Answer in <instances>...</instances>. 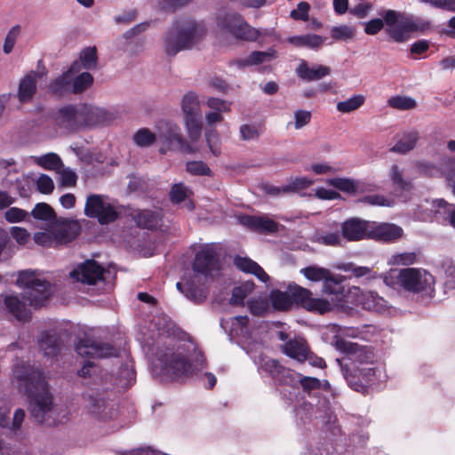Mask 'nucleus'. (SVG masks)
Segmentation results:
<instances>
[{"label":"nucleus","instance_id":"obj_26","mask_svg":"<svg viewBox=\"0 0 455 455\" xmlns=\"http://www.w3.org/2000/svg\"><path fill=\"white\" fill-rule=\"evenodd\" d=\"M331 72V68L323 65H315L310 68L304 60H300L296 68L297 76L302 80L308 82L322 79L323 77L329 76Z\"/></svg>","mask_w":455,"mask_h":455},{"label":"nucleus","instance_id":"obj_56","mask_svg":"<svg viewBox=\"0 0 455 455\" xmlns=\"http://www.w3.org/2000/svg\"><path fill=\"white\" fill-rule=\"evenodd\" d=\"M60 175V183L63 187H74L76 184L77 175L68 167H61L56 172Z\"/></svg>","mask_w":455,"mask_h":455},{"label":"nucleus","instance_id":"obj_9","mask_svg":"<svg viewBox=\"0 0 455 455\" xmlns=\"http://www.w3.org/2000/svg\"><path fill=\"white\" fill-rule=\"evenodd\" d=\"M159 152L166 154L168 150L179 151L184 154L196 153L198 148L188 142L180 132V127L173 124H165L157 132Z\"/></svg>","mask_w":455,"mask_h":455},{"label":"nucleus","instance_id":"obj_17","mask_svg":"<svg viewBox=\"0 0 455 455\" xmlns=\"http://www.w3.org/2000/svg\"><path fill=\"white\" fill-rule=\"evenodd\" d=\"M193 269L204 276H213L219 269L215 251L208 246L199 251L196 255Z\"/></svg>","mask_w":455,"mask_h":455},{"label":"nucleus","instance_id":"obj_43","mask_svg":"<svg viewBox=\"0 0 455 455\" xmlns=\"http://www.w3.org/2000/svg\"><path fill=\"white\" fill-rule=\"evenodd\" d=\"M387 105L397 110L404 111L415 108L417 101L412 97L395 95L388 99Z\"/></svg>","mask_w":455,"mask_h":455},{"label":"nucleus","instance_id":"obj_33","mask_svg":"<svg viewBox=\"0 0 455 455\" xmlns=\"http://www.w3.org/2000/svg\"><path fill=\"white\" fill-rule=\"evenodd\" d=\"M37 73L32 72L26 75L20 82L18 99L20 102L25 103L32 100L36 91Z\"/></svg>","mask_w":455,"mask_h":455},{"label":"nucleus","instance_id":"obj_23","mask_svg":"<svg viewBox=\"0 0 455 455\" xmlns=\"http://www.w3.org/2000/svg\"><path fill=\"white\" fill-rule=\"evenodd\" d=\"M403 229L391 223H371L370 238L382 241H393L402 237Z\"/></svg>","mask_w":455,"mask_h":455},{"label":"nucleus","instance_id":"obj_55","mask_svg":"<svg viewBox=\"0 0 455 455\" xmlns=\"http://www.w3.org/2000/svg\"><path fill=\"white\" fill-rule=\"evenodd\" d=\"M313 184V180L307 177H297L291 179L285 186H283V190L284 192H298L301 189L308 188Z\"/></svg>","mask_w":455,"mask_h":455},{"label":"nucleus","instance_id":"obj_8","mask_svg":"<svg viewBox=\"0 0 455 455\" xmlns=\"http://www.w3.org/2000/svg\"><path fill=\"white\" fill-rule=\"evenodd\" d=\"M181 112L184 125L190 142L199 140L202 135V109L198 95L195 92H188L181 99Z\"/></svg>","mask_w":455,"mask_h":455},{"label":"nucleus","instance_id":"obj_44","mask_svg":"<svg viewBox=\"0 0 455 455\" xmlns=\"http://www.w3.org/2000/svg\"><path fill=\"white\" fill-rule=\"evenodd\" d=\"M31 215L36 220L51 222L52 224L57 220L53 209L45 203L37 204L32 210Z\"/></svg>","mask_w":455,"mask_h":455},{"label":"nucleus","instance_id":"obj_13","mask_svg":"<svg viewBox=\"0 0 455 455\" xmlns=\"http://www.w3.org/2000/svg\"><path fill=\"white\" fill-rule=\"evenodd\" d=\"M76 353L83 357L108 358L118 355L112 345L98 339H82L76 345Z\"/></svg>","mask_w":455,"mask_h":455},{"label":"nucleus","instance_id":"obj_4","mask_svg":"<svg viewBox=\"0 0 455 455\" xmlns=\"http://www.w3.org/2000/svg\"><path fill=\"white\" fill-rule=\"evenodd\" d=\"M379 15L385 20L387 34L397 43L408 40L411 32H425L431 28V23L428 20L419 18L412 19L403 12L391 9L380 12Z\"/></svg>","mask_w":455,"mask_h":455},{"label":"nucleus","instance_id":"obj_40","mask_svg":"<svg viewBox=\"0 0 455 455\" xmlns=\"http://www.w3.org/2000/svg\"><path fill=\"white\" fill-rule=\"evenodd\" d=\"M269 300L275 310L285 311L292 306V299L289 291L274 290L269 294Z\"/></svg>","mask_w":455,"mask_h":455},{"label":"nucleus","instance_id":"obj_35","mask_svg":"<svg viewBox=\"0 0 455 455\" xmlns=\"http://www.w3.org/2000/svg\"><path fill=\"white\" fill-rule=\"evenodd\" d=\"M388 177L395 189L409 191L412 188V180L406 175L404 169L398 164L391 165Z\"/></svg>","mask_w":455,"mask_h":455},{"label":"nucleus","instance_id":"obj_39","mask_svg":"<svg viewBox=\"0 0 455 455\" xmlns=\"http://www.w3.org/2000/svg\"><path fill=\"white\" fill-rule=\"evenodd\" d=\"M376 331V328L371 325H364L362 328L355 327H339L336 335L340 336L341 339L344 337L347 338H359L363 339H368Z\"/></svg>","mask_w":455,"mask_h":455},{"label":"nucleus","instance_id":"obj_63","mask_svg":"<svg viewBox=\"0 0 455 455\" xmlns=\"http://www.w3.org/2000/svg\"><path fill=\"white\" fill-rule=\"evenodd\" d=\"M262 369L270 374L273 379L277 380L283 369V366H282L277 360L267 359L262 364Z\"/></svg>","mask_w":455,"mask_h":455},{"label":"nucleus","instance_id":"obj_19","mask_svg":"<svg viewBox=\"0 0 455 455\" xmlns=\"http://www.w3.org/2000/svg\"><path fill=\"white\" fill-rule=\"evenodd\" d=\"M371 222L358 219H350L342 225L343 236L350 241H356L365 237L370 238Z\"/></svg>","mask_w":455,"mask_h":455},{"label":"nucleus","instance_id":"obj_64","mask_svg":"<svg viewBox=\"0 0 455 455\" xmlns=\"http://www.w3.org/2000/svg\"><path fill=\"white\" fill-rule=\"evenodd\" d=\"M187 171L194 175H210L211 170L202 161H192L187 164Z\"/></svg>","mask_w":455,"mask_h":455},{"label":"nucleus","instance_id":"obj_14","mask_svg":"<svg viewBox=\"0 0 455 455\" xmlns=\"http://www.w3.org/2000/svg\"><path fill=\"white\" fill-rule=\"evenodd\" d=\"M352 301L363 309L377 313H383L388 308L387 301L372 291H362L359 287H353L349 291Z\"/></svg>","mask_w":455,"mask_h":455},{"label":"nucleus","instance_id":"obj_37","mask_svg":"<svg viewBox=\"0 0 455 455\" xmlns=\"http://www.w3.org/2000/svg\"><path fill=\"white\" fill-rule=\"evenodd\" d=\"M189 189L181 183L173 185L170 191V199L172 203L180 204L184 202V206L187 208V210L192 211L194 209V204L189 199Z\"/></svg>","mask_w":455,"mask_h":455},{"label":"nucleus","instance_id":"obj_53","mask_svg":"<svg viewBox=\"0 0 455 455\" xmlns=\"http://www.w3.org/2000/svg\"><path fill=\"white\" fill-rule=\"evenodd\" d=\"M252 288L253 285L249 283L235 287L230 298V304L235 306L243 305L244 299L251 293Z\"/></svg>","mask_w":455,"mask_h":455},{"label":"nucleus","instance_id":"obj_36","mask_svg":"<svg viewBox=\"0 0 455 455\" xmlns=\"http://www.w3.org/2000/svg\"><path fill=\"white\" fill-rule=\"evenodd\" d=\"M287 41L296 47H307L313 50H318L323 44L324 38L315 34H306L291 36Z\"/></svg>","mask_w":455,"mask_h":455},{"label":"nucleus","instance_id":"obj_29","mask_svg":"<svg viewBox=\"0 0 455 455\" xmlns=\"http://www.w3.org/2000/svg\"><path fill=\"white\" fill-rule=\"evenodd\" d=\"M420 139V133L417 130L403 132L396 143L390 148L393 153L405 155L413 150Z\"/></svg>","mask_w":455,"mask_h":455},{"label":"nucleus","instance_id":"obj_32","mask_svg":"<svg viewBox=\"0 0 455 455\" xmlns=\"http://www.w3.org/2000/svg\"><path fill=\"white\" fill-rule=\"evenodd\" d=\"M234 264L241 271L254 275L259 281L263 283H267L269 280V276L264 271V269L255 261L247 257L236 256L234 259Z\"/></svg>","mask_w":455,"mask_h":455},{"label":"nucleus","instance_id":"obj_7","mask_svg":"<svg viewBox=\"0 0 455 455\" xmlns=\"http://www.w3.org/2000/svg\"><path fill=\"white\" fill-rule=\"evenodd\" d=\"M16 285L24 290L25 299L36 308L43 307L52 294L50 283L33 270L20 271Z\"/></svg>","mask_w":455,"mask_h":455},{"label":"nucleus","instance_id":"obj_28","mask_svg":"<svg viewBox=\"0 0 455 455\" xmlns=\"http://www.w3.org/2000/svg\"><path fill=\"white\" fill-rule=\"evenodd\" d=\"M277 56V52L273 48H269L265 52L254 51L246 58L234 60L233 64L236 65L238 68L255 66L270 62L271 60L276 59Z\"/></svg>","mask_w":455,"mask_h":455},{"label":"nucleus","instance_id":"obj_31","mask_svg":"<svg viewBox=\"0 0 455 455\" xmlns=\"http://www.w3.org/2000/svg\"><path fill=\"white\" fill-rule=\"evenodd\" d=\"M40 351L44 356L54 357L60 351L61 342L53 332H44L38 339Z\"/></svg>","mask_w":455,"mask_h":455},{"label":"nucleus","instance_id":"obj_11","mask_svg":"<svg viewBox=\"0 0 455 455\" xmlns=\"http://www.w3.org/2000/svg\"><path fill=\"white\" fill-rule=\"evenodd\" d=\"M84 214L96 218L100 224H108L116 220L118 212L109 199L102 195L91 194L86 197Z\"/></svg>","mask_w":455,"mask_h":455},{"label":"nucleus","instance_id":"obj_45","mask_svg":"<svg viewBox=\"0 0 455 455\" xmlns=\"http://www.w3.org/2000/svg\"><path fill=\"white\" fill-rule=\"evenodd\" d=\"M134 143L141 148H147L158 141L157 133L152 132L148 128H141L133 135Z\"/></svg>","mask_w":455,"mask_h":455},{"label":"nucleus","instance_id":"obj_27","mask_svg":"<svg viewBox=\"0 0 455 455\" xmlns=\"http://www.w3.org/2000/svg\"><path fill=\"white\" fill-rule=\"evenodd\" d=\"M81 106H67L59 110L56 120L68 129L74 130L81 127Z\"/></svg>","mask_w":455,"mask_h":455},{"label":"nucleus","instance_id":"obj_62","mask_svg":"<svg viewBox=\"0 0 455 455\" xmlns=\"http://www.w3.org/2000/svg\"><path fill=\"white\" fill-rule=\"evenodd\" d=\"M234 7L240 11L245 9H259L266 5V0H230Z\"/></svg>","mask_w":455,"mask_h":455},{"label":"nucleus","instance_id":"obj_52","mask_svg":"<svg viewBox=\"0 0 455 455\" xmlns=\"http://www.w3.org/2000/svg\"><path fill=\"white\" fill-rule=\"evenodd\" d=\"M374 374L375 369L371 365H363L357 369L356 372L352 371V375L355 376L353 380L360 386L358 391L364 390V386L360 381L369 382Z\"/></svg>","mask_w":455,"mask_h":455},{"label":"nucleus","instance_id":"obj_59","mask_svg":"<svg viewBox=\"0 0 455 455\" xmlns=\"http://www.w3.org/2000/svg\"><path fill=\"white\" fill-rule=\"evenodd\" d=\"M28 217V212L18 207H11L4 212V219L9 223H19Z\"/></svg>","mask_w":455,"mask_h":455},{"label":"nucleus","instance_id":"obj_6","mask_svg":"<svg viewBox=\"0 0 455 455\" xmlns=\"http://www.w3.org/2000/svg\"><path fill=\"white\" fill-rule=\"evenodd\" d=\"M215 20L220 31L229 34L236 39L254 42L259 36L268 34L266 29L259 30L251 27L241 14L224 9L216 13Z\"/></svg>","mask_w":455,"mask_h":455},{"label":"nucleus","instance_id":"obj_18","mask_svg":"<svg viewBox=\"0 0 455 455\" xmlns=\"http://www.w3.org/2000/svg\"><path fill=\"white\" fill-rule=\"evenodd\" d=\"M87 410L93 418L99 420L110 419L116 414L113 406L99 394L88 395Z\"/></svg>","mask_w":455,"mask_h":455},{"label":"nucleus","instance_id":"obj_50","mask_svg":"<svg viewBox=\"0 0 455 455\" xmlns=\"http://www.w3.org/2000/svg\"><path fill=\"white\" fill-rule=\"evenodd\" d=\"M418 256L413 251L393 254L387 263L394 266H410L417 262Z\"/></svg>","mask_w":455,"mask_h":455},{"label":"nucleus","instance_id":"obj_51","mask_svg":"<svg viewBox=\"0 0 455 455\" xmlns=\"http://www.w3.org/2000/svg\"><path fill=\"white\" fill-rule=\"evenodd\" d=\"M331 37L339 41H347L355 35V28L347 25L334 26L331 29Z\"/></svg>","mask_w":455,"mask_h":455},{"label":"nucleus","instance_id":"obj_54","mask_svg":"<svg viewBox=\"0 0 455 455\" xmlns=\"http://www.w3.org/2000/svg\"><path fill=\"white\" fill-rule=\"evenodd\" d=\"M337 269L344 272L351 273V275L356 278L368 275L371 272V268L368 267L355 266L354 263H341L336 266Z\"/></svg>","mask_w":455,"mask_h":455},{"label":"nucleus","instance_id":"obj_12","mask_svg":"<svg viewBox=\"0 0 455 455\" xmlns=\"http://www.w3.org/2000/svg\"><path fill=\"white\" fill-rule=\"evenodd\" d=\"M288 291L291 294L292 303L299 305L307 311L324 314L333 307L330 301L321 298H314L310 290L297 283H290Z\"/></svg>","mask_w":455,"mask_h":455},{"label":"nucleus","instance_id":"obj_42","mask_svg":"<svg viewBox=\"0 0 455 455\" xmlns=\"http://www.w3.org/2000/svg\"><path fill=\"white\" fill-rule=\"evenodd\" d=\"M327 183L345 193H355L359 189V181L349 178H333Z\"/></svg>","mask_w":455,"mask_h":455},{"label":"nucleus","instance_id":"obj_15","mask_svg":"<svg viewBox=\"0 0 455 455\" xmlns=\"http://www.w3.org/2000/svg\"><path fill=\"white\" fill-rule=\"evenodd\" d=\"M104 268L95 260H86L69 273V276L77 282L86 284H95L99 280H104Z\"/></svg>","mask_w":455,"mask_h":455},{"label":"nucleus","instance_id":"obj_3","mask_svg":"<svg viewBox=\"0 0 455 455\" xmlns=\"http://www.w3.org/2000/svg\"><path fill=\"white\" fill-rule=\"evenodd\" d=\"M156 361L163 374L173 379L190 376L203 363L199 358L192 363L188 359V349L184 346L167 347L164 351H159Z\"/></svg>","mask_w":455,"mask_h":455},{"label":"nucleus","instance_id":"obj_61","mask_svg":"<svg viewBox=\"0 0 455 455\" xmlns=\"http://www.w3.org/2000/svg\"><path fill=\"white\" fill-rule=\"evenodd\" d=\"M443 174L445 177L449 186L451 188L452 193L455 196V159L449 158L443 170Z\"/></svg>","mask_w":455,"mask_h":455},{"label":"nucleus","instance_id":"obj_57","mask_svg":"<svg viewBox=\"0 0 455 455\" xmlns=\"http://www.w3.org/2000/svg\"><path fill=\"white\" fill-rule=\"evenodd\" d=\"M205 105L212 111L224 113L231 111V102L216 97H208L205 100Z\"/></svg>","mask_w":455,"mask_h":455},{"label":"nucleus","instance_id":"obj_58","mask_svg":"<svg viewBox=\"0 0 455 455\" xmlns=\"http://www.w3.org/2000/svg\"><path fill=\"white\" fill-rule=\"evenodd\" d=\"M301 374L295 372L292 370L284 368L283 369L280 376L277 379V382L291 387H295L299 384V378Z\"/></svg>","mask_w":455,"mask_h":455},{"label":"nucleus","instance_id":"obj_47","mask_svg":"<svg viewBox=\"0 0 455 455\" xmlns=\"http://www.w3.org/2000/svg\"><path fill=\"white\" fill-rule=\"evenodd\" d=\"M365 101V97L356 94L351 98L337 103V110L340 113H350L361 108Z\"/></svg>","mask_w":455,"mask_h":455},{"label":"nucleus","instance_id":"obj_25","mask_svg":"<svg viewBox=\"0 0 455 455\" xmlns=\"http://www.w3.org/2000/svg\"><path fill=\"white\" fill-rule=\"evenodd\" d=\"M282 352L287 356L303 363L308 356V346L303 338L289 339L281 347Z\"/></svg>","mask_w":455,"mask_h":455},{"label":"nucleus","instance_id":"obj_34","mask_svg":"<svg viewBox=\"0 0 455 455\" xmlns=\"http://www.w3.org/2000/svg\"><path fill=\"white\" fill-rule=\"evenodd\" d=\"M132 217L138 226L153 229L159 226L162 214L158 211L139 210L132 213Z\"/></svg>","mask_w":455,"mask_h":455},{"label":"nucleus","instance_id":"obj_10","mask_svg":"<svg viewBox=\"0 0 455 455\" xmlns=\"http://www.w3.org/2000/svg\"><path fill=\"white\" fill-rule=\"evenodd\" d=\"M400 286L405 291L419 293H431L434 291L435 278L423 268L407 267L398 272Z\"/></svg>","mask_w":455,"mask_h":455},{"label":"nucleus","instance_id":"obj_16","mask_svg":"<svg viewBox=\"0 0 455 455\" xmlns=\"http://www.w3.org/2000/svg\"><path fill=\"white\" fill-rule=\"evenodd\" d=\"M55 243L65 244L74 240L81 227L76 220L59 218L52 224Z\"/></svg>","mask_w":455,"mask_h":455},{"label":"nucleus","instance_id":"obj_1","mask_svg":"<svg viewBox=\"0 0 455 455\" xmlns=\"http://www.w3.org/2000/svg\"><path fill=\"white\" fill-rule=\"evenodd\" d=\"M13 376L19 388L29 399L32 415L37 421H43L52 408V396L43 373L30 365L22 364L14 368Z\"/></svg>","mask_w":455,"mask_h":455},{"label":"nucleus","instance_id":"obj_21","mask_svg":"<svg viewBox=\"0 0 455 455\" xmlns=\"http://www.w3.org/2000/svg\"><path fill=\"white\" fill-rule=\"evenodd\" d=\"M79 72L80 63L74 61L67 72L63 73L50 84V91L56 95L72 92L71 82L73 80V76H76Z\"/></svg>","mask_w":455,"mask_h":455},{"label":"nucleus","instance_id":"obj_22","mask_svg":"<svg viewBox=\"0 0 455 455\" xmlns=\"http://www.w3.org/2000/svg\"><path fill=\"white\" fill-rule=\"evenodd\" d=\"M81 127H92L104 124L109 120L108 113L102 108L83 105L81 106Z\"/></svg>","mask_w":455,"mask_h":455},{"label":"nucleus","instance_id":"obj_49","mask_svg":"<svg viewBox=\"0 0 455 455\" xmlns=\"http://www.w3.org/2000/svg\"><path fill=\"white\" fill-rule=\"evenodd\" d=\"M93 82L92 76L88 72H83L77 76H73L71 82L72 92L80 93L89 88Z\"/></svg>","mask_w":455,"mask_h":455},{"label":"nucleus","instance_id":"obj_46","mask_svg":"<svg viewBox=\"0 0 455 455\" xmlns=\"http://www.w3.org/2000/svg\"><path fill=\"white\" fill-rule=\"evenodd\" d=\"M204 137L207 146L213 156H219L220 150V134L216 127L206 126L204 131Z\"/></svg>","mask_w":455,"mask_h":455},{"label":"nucleus","instance_id":"obj_24","mask_svg":"<svg viewBox=\"0 0 455 455\" xmlns=\"http://www.w3.org/2000/svg\"><path fill=\"white\" fill-rule=\"evenodd\" d=\"M3 304L8 313L19 321H28L30 318V311L27 308L23 300L16 294L4 295Z\"/></svg>","mask_w":455,"mask_h":455},{"label":"nucleus","instance_id":"obj_48","mask_svg":"<svg viewBox=\"0 0 455 455\" xmlns=\"http://www.w3.org/2000/svg\"><path fill=\"white\" fill-rule=\"evenodd\" d=\"M80 70L82 68L92 69L97 66V51L95 47L84 49L79 55Z\"/></svg>","mask_w":455,"mask_h":455},{"label":"nucleus","instance_id":"obj_2","mask_svg":"<svg viewBox=\"0 0 455 455\" xmlns=\"http://www.w3.org/2000/svg\"><path fill=\"white\" fill-rule=\"evenodd\" d=\"M332 346L345 354V358L337 359V362L348 385L353 389L359 390L360 386L353 380L355 376L352 375V371L356 372L357 369L363 365H372L375 358L373 350L341 339L339 335L334 336Z\"/></svg>","mask_w":455,"mask_h":455},{"label":"nucleus","instance_id":"obj_41","mask_svg":"<svg viewBox=\"0 0 455 455\" xmlns=\"http://www.w3.org/2000/svg\"><path fill=\"white\" fill-rule=\"evenodd\" d=\"M34 162L44 169L55 172L63 164L60 157L55 153H47L40 156H35Z\"/></svg>","mask_w":455,"mask_h":455},{"label":"nucleus","instance_id":"obj_5","mask_svg":"<svg viewBox=\"0 0 455 455\" xmlns=\"http://www.w3.org/2000/svg\"><path fill=\"white\" fill-rule=\"evenodd\" d=\"M205 34L204 28L194 20H183L175 24L164 42V51L173 56L180 50L190 48Z\"/></svg>","mask_w":455,"mask_h":455},{"label":"nucleus","instance_id":"obj_30","mask_svg":"<svg viewBox=\"0 0 455 455\" xmlns=\"http://www.w3.org/2000/svg\"><path fill=\"white\" fill-rule=\"evenodd\" d=\"M243 225L259 232L274 233L277 231L278 225L267 216H243L241 219Z\"/></svg>","mask_w":455,"mask_h":455},{"label":"nucleus","instance_id":"obj_38","mask_svg":"<svg viewBox=\"0 0 455 455\" xmlns=\"http://www.w3.org/2000/svg\"><path fill=\"white\" fill-rule=\"evenodd\" d=\"M299 273L305 278L311 282H324L327 280H335L332 278V274L327 268L318 266H309L299 270Z\"/></svg>","mask_w":455,"mask_h":455},{"label":"nucleus","instance_id":"obj_20","mask_svg":"<svg viewBox=\"0 0 455 455\" xmlns=\"http://www.w3.org/2000/svg\"><path fill=\"white\" fill-rule=\"evenodd\" d=\"M10 409L8 403L0 401V427L7 428L12 432H17L21 428L26 413L23 409H17L13 413L12 419L10 420Z\"/></svg>","mask_w":455,"mask_h":455},{"label":"nucleus","instance_id":"obj_60","mask_svg":"<svg viewBox=\"0 0 455 455\" xmlns=\"http://www.w3.org/2000/svg\"><path fill=\"white\" fill-rule=\"evenodd\" d=\"M248 308L254 315H262L268 309V303L266 299L257 298L248 300Z\"/></svg>","mask_w":455,"mask_h":455}]
</instances>
